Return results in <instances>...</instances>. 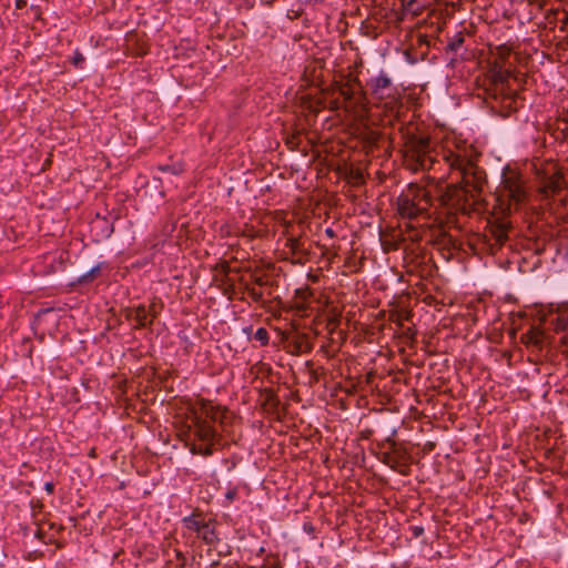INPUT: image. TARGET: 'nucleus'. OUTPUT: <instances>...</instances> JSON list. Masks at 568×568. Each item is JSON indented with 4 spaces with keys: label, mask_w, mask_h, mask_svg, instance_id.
<instances>
[{
    "label": "nucleus",
    "mask_w": 568,
    "mask_h": 568,
    "mask_svg": "<svg viewBox=\"0 0 568 568\" xmlns=\"http://www.w3.org/2000/svg\"><path fill=\"white\" fill-rule=\"evenodd\" d=\"M369 85L372 95L376 100H384L397 91L393 85L390 78L385 73H381L376 78L372 79Z\"/></svg>",
    "instance_id": "obj_10"
},
{
    "label": "nucleus",
    "mask_w": 568,
    "mask_h": 568,
    "mask_svg": "<svg viewBox=\"0 0 568 568\" xmlns=\"http://www.w3.org/2000/svg\"><path fill=\"white\" fill-rule=\"evenodd\" d=\"M526 1L529 6H536L539 9H542L547 3V0H526Z\"/></svg>",
    "instance_id": "obj_27"
},
{
    "label": "nucleus",
    "mask_w": 568,
    "mask_h": 568,
    "mask_svg": "<svg viewBox=\"0 0 568 568\" xmlns=\"http://www.w3.org/2000/svg\"><path fill=\"white\" fill-rule=\"evenodd\" d=\"M493 217L487 221L481 239L485 248L496 254L509 239L513 224L508 219L528 201V189L520 171L510 165L503 169L500 183L495 190Z\"/></svg>",
    "instance_id": "obj_2"
},
{
    "label": "nucleus",
    "mask_w": 568,
    "mask_h": 568,
    "mask_svg": "<svg viewBox=\"0 0 568 568\" xmlns=\"http://www.w3.org/2000/svg\"><path fill=\"white\" fill-rule=\"evenodd\" d=\"M182 521L185 528L199 534L209 520L199 509H195L191 516L184 517Z\"/></svg>",
    "instance_id": "obj_14"
},
{
    "label": "nucleus",
    "mask_w": 568,
    "mask_h": 568,
    "mask_svg": "<svg viewBox=\"0 0 568 568\" xmlns=\"http://www.w3.org/2000/svg\"><path fill=\"white\" fill-rule=\"evenodd\" d=\"M317 246L322 250V256L326 257L328 261H332L334 257L337 256L338 246H333V251L324 245H320L318 243Z\"/></svg>",
    "instance_id": "obj_21"
},
{
    "label": "nucleus",
    "mask_w": 568,
    "mask_h": 568,
    "mask_svg": "<svg viewBox=\"0 0 568 568\" xmlns=\"http://www.w3.org/2000/svg\"><path fill=\"white\" fill-rule=\"evenodd\" d=\"M254 339L260 342L262 346H266L270 341L268 332L264 327L257 328V331L254 334Z\"/></svg>",
    "instance_id": "obj_18"
},
{
    "label": "nucleus",
    "mask_w": 568,
    "mask_h": 568,
    "mask_svg": "<svg viewBox=\"0 0 568 568\" xmlns=\"http://www.w3.org/2000/svg\"><path fill=\"white\" fill-rule=\"evenodd\" d=\"M253 283L258 286H265L268 284V280L265 275H254Z\"/></svg>",
    "instance_id": "obj_24"
},
{
    "label": "nucleus",
    "mask_w": 568,
    "mask_h": 568,
    "mask_svg": "<svg viewBox=\"0 0 568 568\" xmlns=\"http://www.w3.org/2000/svg\"><path fill=\"white\" fill-rule=\"evenodd\" d=\"M44 489L48 494H53L54 491V485L53 483H45Z\"/></svg>",
    "instance_id": "obj_30"
},
{
    "label": "nucleus",
    "mask_w": 568,
    "mask_h": 568,
    "mask_svg": "<svg viewBox=\"0 0 568 568\" xmlns=\"http://www.w3.org/2000/svg\"><path fill=\"white\" fill-rule=\"evenodd\" d=\"M551 324L554 331L561 334L560 343L566 347L562 352H568V310L559 312Z\"/></svg>",
    "instance_id": "obj_12"
},
{
    "label": "nucleus",
    "mask_w": 568,
    "mask_h": 568,
    "mask_svg": "<svg viewBox=\"0 0 568 568\" xmlns=\"http://www.w3.org/2000/svg\"><path fill=\"white\" fill-rule=\"evenodd\" d=\"M217 565H219V561H217V560H214V561H212V562H211V567H215V566H217Z\"/></svg>",
    "instance_id": "obj_37"
},
{
    "label": "nucleus",
    "mask_w": 568,
    "mask_h": 568,
    "mask_svg": "<svg viewBox=\"0 0 568 568\" xmlns=\"http://www.w3.org/2000/svg\"><path fill=\"white\" fill-rule=\"evenodd\" d=\"M464 43V38L458 36L452 43H449V48L453 51H456Z\"/></svg>",
    "instance_id": "obj_26"
},
{
    "label": "nucleus",
    "mask_w": 568,
    "mask_h": 568,
    "mask_svg": "<svg viewBox=\"0 0 568 568\" xmlns=\"http://www.w3.org/2000/svg\"><path fill=\"white\" fill-rule=\"evenodd\" d=\"M426 449L430 450L434 448V444L433 443H428L426 446H425Z\"/></svg>",
    "instance_id": "obj_36"
},
{
    "label": "nucleus",
    "mask_w": 568,
    "mask_h": 568,
    "mask_svg": "<svg viewBox=\"0 0 568 568\" xmlns=\"http://www.w3.org/2000/svg\"><path fill=\"white\" fill-rule=\"evenodd\" d=\"M385 444L390 448V454L393 456L392 469L398 471L403 476H408L410 474V464L413 459L410 452L406 446L395 442L390 437L385 439Z\"/></svg>",
    "instance_id": "obj_7"
},
{
    "label": "nucleus",
    "mask_w": 568,
    "mask_h": 568,
    "mask_svg": "<svg viewBox=\"0 0 568 568\" xmlns=\"http://www.w3.org/2000/svg\"><path fill=\"white\" fill-rule=\"evenodd\" d=\"M312 343L306 334L292 333L286 336L284 342L285 351L291 355H301L312 351Z\"/></svg>",
    "instance_id": "obj_9"
},
{
    "label": "nucleus",
    "mask_w": 568,
    "mask_h": 568,
    "mask_svg": "<svg viewBox=\"0 0 568 568\" xmlns=\"http://www.w3.org/2000/svg\"><path fill=\"white\" fill-rule=\"evenodd\" d=\"M234 496H235V491H229V493L226 494V497H227L229 499H233V498H234Z\"/></svg>",
    "instance_id": "obj_34"
},
{
    "label": "nucleus",
    "mask_w": 568,
    "mask_h": 568,
    "mask_svg": "<svg viewBox=\"0 0 568 568\" xmlns=\"http://www.w3.org/2000/svg\"><path fill=\"white\" fill-rule=\"evenodd\" d=\"M296 295L300 296L303 300H306V297L312 295V293L308 291V288H306V290H297L296 291Z\"/></svg>",
    "instance_id": "obj_29"
},
{
    "label": "nucleus",
    "mask_w": 568,
    "mask_h": 568,
    "mask_svg": "<svg viewBox=\"0 0 568 568\" xmlns=\"http://www.w3.org/2000/svg\"><path fill=\"white\" fill-rule=\"evenodd\" d=\"M295 136H292V140L287 141V143H294Z\"/></svg>",
    "instance_id": "obj_39"
},
{
    "label": "nucleus",
    "mask_w": 568,
    "mask_h": 568,
    "mask_svg": "<svg viewBox=\"0 0 568 568\" xmlns=\"http://www.w3.org/2000/svg\"><path fill=\"white\" fill-rule=\"evenodd\" d=\"M333 90L343 98L346 110H365L366 98L362 91V85L357 78L348 74L345 81L334 82Z\"/></svg>",
    "instance_id": "obj_5"
},
{
    "label": "nucleus",
    "mask_w": 568,
    "mask_h": 568,
    "mask_svg": "<svg viewBox=\"0 0 568 568\" xmlns=\"http://www.w3.org/2000/svg\"><path fill=\"white\" fill-rule=\"evenodd\" d=\"M496 52L498 54V58L501 61H505L509 57L510 49L506 45H499L496 48Z\"/></svg>",
    "instance_id": "obj_23"
},
{
    "label": "nucleus",
    "mask_w": 568,
    "mask_h": 568,
    "mask_svg": "<svg viewBox=\"0 0 568 568\" xmlns=\"http://www.w3.org/2000/svg\"><path fill=\"white\" fill-rule=\"evenodd\" d=\"M413 531H414V536L418 537L424 532V528L423 527H414Z\"/></svg>",
    "instance_id": "obj_32"
},
{
    "label": "nucleus",
    "mask_w": 568,
    "mask_h": 568,
    "mask_svg": "<svg viewBox=\"0 0 568 568\" xmlns=\"http://www.w3.org/2000/svg\"><path fill=\"white\" fill-rule=\"evenodd\" d=\"M325 234H326L328 237H331V239H333V237H335V236H336V234H335V232H334V230H333L332 227H327V229L325 230Z\"/></svg>",
    "instance_id": "obj_31"
},
{
    "label": "nucleus",
    "mask_w": 568,
    "mask_h": 568,
    "mask_svg": "<svg viewBox=\"0 0 568 568\" xmlns=\"http://www.w3.org/2000/svg\"><path fill=\"white\" fill-rule=\"evenodd\" d=\"M175 555V567L176 568H184L186 565V557L183 555L182 551L174 549Z\"/></svg>",
    "instance_id": "obj_22"
},
{
    "label": "nucleus",
    "mask_w": 568,
    "mask_h": 568,
    "mask_svg": "<svg viewBox=\"0 0 568 568\" xmlns=\"http://www.w3.org/2000/svg\"><path fill=\"white\" fill-rule=\"evenodd\" d=\"M510 71L495 62L489 85L484 90V101L490 111L501 118L516 113L524 103L520 94L508 87Z\"/></svg>",
    "instance_id": "obj_4"
},
{
    "label": "nucleus",
    "mask_w": 568,
    "mask_h": 568,
    "mask_svg": "<svg viewBox=\"0 0 568 568\" xmlns=\"http://www.w3.org/2000/svg\"><path fill=\"white\" fill-rule=\"evenodd\" d=\"M547 335L544 331L538 327H531L521 335V342L527 346H534L541 348L544 346Z\"/></svg>",
    "instance_id": "obj_13"
},
{
    "label": "nucleus",
    "mask_w": 568,
    "mask_h": 568,
    "mask_svg": "<svg viewBox=\"0 0 568 568\" xmlns=\"http://www.w3.org/2000/svg\"><path fill=\"white\" fill-rule=\"evenodd\" d=\"M84 62V57L81 53H77L73 58V64L80 67Z\"/></svg>",
    "instance_id": "obj_28"
},
{
    "label": "nucleus",
    "mask_w": 568,
    "mask_h": 568,
    "mask_svg": "<svg viewBox=\"0 0 568 568\" xmlns=\"http://www.w3.org/2000/svg\"><path fill=\"white\" fill-rule=\"evenodd\" d=\"M232 413L226 408L215 406L210 400L200 399L186 412L184 427L192 454L211 456L222 446V438L215 428L219 422L222 430L232 419Z\"/></svg>",
    "instance_id": "obj_3"
},
{
    "label": "nucleus",
    "mask_w": 568,
    "mask_h": 568,
    "mask_svg": "<svg viewBox=\"0 0 568 568\" xmlns=\"http://www.w3.org/2000/svg\"><path fill=\"white\" fill-rule=\"evenodd\" d=\"M143 318H144V321L146 320V314H145V313H144V315H143Z\"/></svg>",
    "instance_id": "obj_42"
},
{
    "label": "nucleus",
    "mask_w": 568,
    "mask_h": 568,
    "mask_svg": "<svg viewBox=\"0 0 568 568\" xmlns=\"http://www.w3.org/2000/svg\"><path fill=\"white\" fill-rule=\"evenodd\" d=\"M141 310H142V306H141V305H139V306L136 307V312L139 313Z\"/></svg>",
    "instance_id": "obj_40"
},
{
    "label": "nucleus",
    "mask_w": 568,
    "mask_h": 568,
    "mask_svg": "<svg viewBox=\"0 0 568 568\" xmlns=\"http://www.w3.org/2000/svg\"><path fill=\"white\" fill-rule=\"evenodd\" d=\"M295 136H292V140L287 141V143H294Z\"/></svg>",
    "instance_id": "obj_38"
},
{
    "label": "nucleus",
    "mask_w": 568,
    "mask_h": 568,
    "mask_svg": "<svg viewBox=\"0 0 568 568\" xmlns=\"http://www.w3.org/2000/svg\"><path fill=\"white\" fill-rule=\"evenodd\" d=\"M283 234L286 236L285 246L290 250L291 254L296 256L298 262L307 260L310 251L305 247L302 235L296 236L294 234L293 225L291 223H286Z\"/></svg>",
    "instance_id": "obj_8"
},
{
    "label": "nucleus",
    "mask_w": 568,
    "mask_h": 568,
    "mask_svg": "<svg viewBox=\"0 0 568 568\" xmlns=\"http://www.w3.org/2000/svg\"><path fill=\"white\" fill-rule=\"evenodd\" d=\"M163 308V303L160 298H153L149 305L148 313L152 317H155L156 314Z\"/></svg>",
    "instance_id": "obj_20"
},
{
    "label": "nucleus",
    "mask_w": 568,
    "mask_h": 568,
    "mask_svg": "<svg viewBox=\"0 0 568 568\" xmlns=\"http://www.w3.org/2000/svg\"><path fill=\"white\" fill-rule=\"evenodd\" d=\"M24 6H26V1H24V0H17V2H16V7H17L18 9H21V8H22V7H24Z\"/></svg>",
    "instance_id": "obj_33"
},
{
    "label": "nucleus",
    "mask_w": 568,
    "mask_h": 568,
    "mask_svg": "<svg viewBox=\"0 0 568 568\" xmlns=\"http://www.w3.org/2000/svg\"><path fill=\"white\" fill-rule=\"evenodd\" d=\"M539 192L545 199L552 197L565 187V176L554 163H549L539 173Z\"/></svg>",
    "instance_id": "obj_6"
},
{
    "label": "nucleus",
    "mask_w": 568,
    "mask_h": 568,
    "mask_svg": "<svg viewBox=\"0 0 568 568\" xmlns=\"http://www.w3.org/2000/svg\"><path fill=\"white\" fill-rule=\"evenodd\" d=\"M439 156L456 182L446 189L439 184L410 183L396 200V212L400 219L408 221L404 224L405 232L414 242L422 240V232L413 221L434 217L440 224L458 227L457 214L469 215L474 211L476 196L487 182L485 170L477 164L479 153L473 146L436 151L428 136H405L404 159L409 170H434Z\"/></svg>",
    "instance_id": "obj_1"
},
{
    "label": "nucleus",
    "mask_w": 568,
    "mask_h": 568,
    "mask_svg": "<svg viewBox=\"0 0 568 568\" xmlns=\"http://www.w3.org/2000/svg\"><path fill=\"white\" fill-rule=\"evenodd\" d=\"M103 263H99L95 266H93L90 271L81 275L77 278V282L74 284L78 285H88L95 281L98 277L101 276Z\"/></svg>",
    "instance_id": "obj_16"
},
{
    "label": "nucleus",
    "mask_w": 568,
    "mask_h": 568,
    "mask_svg": "<svg viewBox=\"0 0 568 568\" xmlns=\"http://www.w3.org/2000/svg\"><path fill=\"white\" fill-rule=\"evenodd\" d=\"M383 104L387 116L398 119L404 110V104L399 93L396 91L384 100H379Z\"/></svg>",
    "instance_id": "obj_11"
},
{
    "label": "nucleus",
    "mask_w": 568,
    "mask_h": 568,
    "mask_svg": "<svg viewBox=\"0 0 568 568\" xmlns=\"http://www.w3.org/2000/svg\"><path fill=\"white\" fill-rule=\"evenodd\" d=\"M280 405V399L273 389H265L263 406L270 409H276Z\"/></svg>",
    "instance_id": "obj_17"
},
{
    "label": "nucleus",
    "mask_w": 568,
    "mask_h": 568,
    "mask_svg": "<svg viewBox=\"0 0 568 568\" xmlns=\"http://www.w3.org/2000/svg\"><path fill=\"white\" fill-rule=\"evenodd\" d=\"M40 535H41V530H38L37 536L40 537Z\"/></svg>",
    "instance_id": "obj_41"
},
{
    "label": "nucleus",
    "mask_w": 568,
    "mask_h": 568,
    "mask_svg": "<svg viewBox=\"0 0 568 568\" xmlns=\"http://www.w3.org/2000/svg\"><path fill=\"white\" fill-rule=\"evenodd\" d=\"M415 2V0H410L407 2V7L409 10H413V3Z\"/></svg>",
    "instance_id": "obj_35"
},
{
    "label": "nucleus",
    "mask_w": 568,
    "mask_h": 568,
    "mask_svg": "<svg viewBox=\"0 0 568 568\" xmlns=\"http://www.w3.org/2000/svg\"><path fill=\"white\" fill-rule=\"evenodd\" d=\"M244 290L254 302L258 303L263 301V292L261 290H256L247 284H245Z\"/></svg>",
    "instance_id": "obj_19"
},
{
    "label": "nucleus",
    "mask_w": 568,
    "mask_h": 568,
    "mask_svg": "<svg viewBox=\"0 0 568 568\" xmlns=\"http://www.w3.org/2000/svg\"><path fill=\"white\" fill-rule=\"evenodd\" d=\"M196 536L210 546H213L215 542L219 541L217 534H216L215 527H214V523L211 519H209V521L199 531V534H196Z\"/></svg>",
    "instance_id": "obj_15"
},
{
    "label": "nucleus",
    "mask_w": 568,
    "mask_h": 568,
    "mask_svg": "<svg viewBox=\"0 0 568 568\" xmlns=\"http://www.w3.org/2000/svg\"><path fill=\"white\" fill-rule=\"evenodd\" d=\"M392 459L390 448H388L382 454V462L392 468Z\"/></svg>",
    "instance_id": "obj_25"
}]
</instances>
